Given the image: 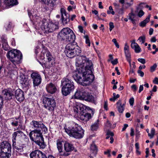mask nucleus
Here are the masks:
<instances>
[{"mask_svg": "<svg viewBox=\"0 0 158 158\" xmlns=\"http://www.w3.org/2000/svg\"><path fill=\"white\" fill-rule=\"evenodd\" d=\"M2 93L6 99L7 100L11 99L12 96H14L13 94L10 93V91L7 89L3 90Z\"/></svg>", "mask_w": 158, "mask_h": 158, "instance_id": "obj_31", "label": "nucleus"}, {"mask_svg": "<svg viewBox=\"0 0 158 158\" xmlns=\"http://www.w3.org/2000/svg\"><path fill=\"white\" fill-rule=\"evenodd\" d=\"M106 135H107L111 136V137H112L114 136V134L113 132L108 131L107 132Z\"/></svg>", "mask_w": 158, "mask_h": 158, "instance_id": "obj_59", "label": "nucleus"}, {"mask_svg": "<svg viewBox=\"0 0 158 158\" xmlns=\"http://www.w3.org/2000/svg\"><path fill=\"white\" fill-rule=\"evenodd\" d=\"M79 30L82 33H83L85 32V31L83 30V29L82 26H79L78 27Z\"/></svg>", "mask_w": 158, "mask_h": 158, "instance_id": "obj_58", "label": "nucleus"}, {"mask_svg": "<svg viewBox=\"0 0 158 158\" xmlns=\"http://www.w3.org/2000/svg\"><path fill=\"white\" fill-rule=\"evenodd\" d=\"M57 38L60 40H66L71 42H74L76 36L73 31L70 28H63L57 35Z\"/></svg>", "mask_w": 158, "mask_h": 158, "instance_id": "obj_3", "label": "nucleus"}, {"mask_svg": "<svg viewBox=\"0 0 158 158\" xmlns=\"http://www.w3.org/2000/svg\"><path fill=\"white\" fill-rule=\"evenodd\" d=\"M145 40V36H140L138 39V40L141 43V44H143Z\"/></svg>", "mask_w": 158, "mask_h": 158, "instance_id": "obj_43", "label": "nucleus"}, {"mask_svg": "<svg viewBox=\"0 0 158 158\" xmlns=\"http://www.w3.org/2000/svg\"><path fill=\"white\" fill-rule=\"evenodd\" d=\"M12 146L14 148L17 150V151L19 152H23V148L24 144L19 142L16 143V140L14 141L12 140Z\"/></svg>", "mask_w": 158, "mask_h": 158, "instance_id": "obj_20", "label": "nucleus"}, {"mask_svg": "<svg viewBox=\"0 0 158 158\" xmlns=\"http://www.w3.org/2000/svg\"><path fill=\"white\" fill-rule=\"evenodd\" d=\"M64 148L66 153L71 152L75 149L72 143L67 142H65L64 144Z\"/></svg>", "mask_w": 158, "mask_h": 158, "instance_id": "obj_22", "label": "nucleus"}, {"mask_svg": "<svg viewBox=\"0 0 158 158\" xmlns=\"http://www.w3.org/2000/svg\"><path fill=\"white\" fill-rule=\"evenodd\" d=\"M11 152H0V158H9L11 156Z\"/></svg>", "mask_w": 158, "mask_h": 158, "instance_id": "obj_34", "label": "nucleus"}, {"mask_svg": "<svg viewBox=\"0 0 158 158\" xmlns=\"http://www.w3.org/2000/svg\"><path fill=\"white\" fill-rule=\"evenodd\" d=\"M153 82L155 84H158V78L157 77H155L154 80L153 81Z\"/></svg>", "mask_w": 158, "mask_h": 158, "instance_id": "obj_61", "label": "nucleus"}, {"mask_svg": "<svg viewBox=\"0 0 158 158\" xmlns=\"http://www.w3.org/2000/svg\"><path fill=\"white\" fill-rule=\"evenodd\" d=\"M44 107L49 112H53L56 107V102L53 98L44 97L43 99Z\"/></svg>", "mask_w": 158, "mask_h": 158, "instance_id": "obj_8", "label": "nucleus"}, {"mask_svg": "<svg viewBox=\"0 0 158 158\" xmlns=\"http://www.w3.org/2000/svg\"><path fill=\"white\" fill-rule=\"evenodd\" d=\"M30 158H47L44 153L38 150L32 151L30 154Z\"/></svg>", "mask_w": 158, "mask_h": 158, "instance_id": "obj_12", "label": "nucleus"}, {"mask_svg": "<svg viewBox=\"0 0 158 158\" xmlns=\"http://www.w3.org/2000/svg\"><path fill=\"white\" fill-rule=\"evenodd\" d=\"M5 2L8 5H16L18 3L17 0H5Z\"/></svg>", "mask_w": 158, "mask_h": 158, "instance_id": "obj_36", "label": "nucleus"}, {"mask_svg": "<svg viewBox=\"0 0 158 158\" xmlns=\"http://www.w3.org/2000/svg\"><path fill=\"white\" fill-rule=\"evenodd\" d=\"M56 146L59 153L61 156H67L69 155V154L68 153L65 152L63 153L62 144L61 141L58 140L56 142Z\"/></svg>", "mask_w": 158, "mask_h": 158, "instance_id": "obj_19", "label": "nucleus"}, {"mask_svg": "<svg viewBox=\"0 0 158 158\" xmlns=\"http://www.w3.org/2000/svg\"><path fill=\"white\" fill-rule=\"evenodd\" d=\"M134 102V99L133 98H131L129 99V103L131 106H133Z\"/></svg>", "mask_w": 158, "mask_h": 158, "instance_id": "obj_53", "label": "nucleus"}, {"mask_svg": "<svg viewBox=\"0 0 158 158\" xmlns=\"http://www.w3.org/2000/svg\"><path fill=\"white\" fill-rule=\"evenodd\" d=\"M15 96L16 99L19 102L23 101L24 99V93L20 89H18L15 92Z\"/></svg>", "mask_w": 158, "mask_h": 158, "instance_id": "obj_16", "label": "nucleus"}, {"mask_svg": "<svg viewBox=\"0 0 158 158\" xmlns=\"http://www.w3.org/2000/svg\"><path fill=\"white\" fill-rule=\"evenodd\" d=\"M110 150H108L107 151L104 152V154L106 155H107L108 157H110Z\"/></svg>", "mask_w": 158, "mask_h": 158, "instance_id": "obj_57", "label": "nucleus"}, {"mask_svg": "<svg viewBox=\"0 0 158 158\" xmlns=\"http://www.w3.org/2000/svg\"><path fill=\"white\" fill-rule=\"evenodd\" d=\"M143 7V4L140 3L139 5V6L136 7V10L135 12H138L139 10H142Z\"/></svg>", "mask_w": 158, "mask_h": 158, "instance_id": "obj_50", "label": "nucleus"}, {"mask_svg": "<svg viewBox=\"0 0 158 158\" xmlns=\"http://www.w3.org/2000/svg\"><path fill=\"white\" fill-rule=\"evenodd\" d=\"M92 116L90 114L88 113H80L79 116V118L84 121H87L91 118Z\"/></svg>", "mask_w": 158, "mask_h": 158, "instance_id": "obj_26", "label": "nucleus"}, {"mask_svg": "<svg viewBox=\"0 0 158 158\" xmlns=\"http://www.w3.org/2000/svg\"><path fill=\"white\" fill-rule=\"evenodd\" d=\"M60 12L61 15V20L64 25L67 24L69 21V15L66 13L65 10L63 8H61Z\"/></svg>", "mask_w": 158, "mask_h": 158, "instance_id": "obj_15", "label": "nucleus"}, {"mask_svg": "<svg viewBox=\"0 0 158 158\" xmlns=\"http://www.w3.org/2000/svg\"><path fill=\"white\" fill-rule=\"evenodd\" d=\"M74 112L78 114L80 112V111L81 112V113H82L81 111L82 110H81V106H79V105L76 106L74 107Z\"/></svg>", "mask_w": 158, "mask_h": 158, "instance_id": "obj_39", "label": "nucleus"}, {"mask_svg": "<svg viewBox=\"0 0 158 158\" xmlns=\"http://www.w3.org/2000/svg\"><path fill=\"white\" fill-rule=\"evenodd\" d=\"M125 4L128 7H130L133 4V0H126Z\"/></svg>", "mask_w": 158, "mask_h": 158, "instance_id": "obj_42", "label": "nucleus"}, {"mask_svg": "<svg viewBox=\"0 0 158 158\" xmlns=\"http://www.w3.org/2000/svg\"><path fill=\"white\" fill-rule=\"evenodd\" d=\"M20 83L26 87L29 84V80L24 75H22L20 77Z\"/></svg>", "mask_w": 158, "mask_h": 158, "instance_id": "obj_30", "label": "nucleus"}, {"mask_svg": "<svg viewBox=\"0 0 158 158\" xmlns=\"http://www.w3.org/2000/svg\"><path fill=\"white\" fill-rule=\"evenodd\" d=\"M135 41V40H133L132 41L131 45V47L134 50L135 52L139 53L141 51V48L138 44Z\"/></svg>", "mask_w": 158, "mask_h": 158, "instance_id": "obj_28", "label": "nucleus"}, {"mask_svg": "<svg viewBox=\"0 0 158 158\" xmlns=\"http://www.w3.org/2000/svg\"><path fill=\"white\" fill-rule=\"evenodd\" d=\"M138 73L140 75L141 77H143L144 76V73L140 70H138Z\"/></svg>", "mask_w": 158, "mask_h": 158, "instance_id": "obj_60", "label": "nucleus"}, {"mask_svg": "<svg viewBox=\"0 0 158 158\" xmlns=\"http://www.w3.org/2000/svg\"><path fill=\"white\" fill-rule=\"evenodd\" d=\"M86 92L81 89L77 90L73 97L74 98L83 100Z\"/></svg>", "mask_w": 158, "mask_h": 158, "instance_id": "obj_17", "label": "nucleus"}, {"mask_svg": "<svg viewBox=\"0 0 158 158\" xmlns=\"http://www.w3.org/2000/svg\"><path fill=\"white\" fill-rule=\"evenodd\" d=\"M12 24L10 22H8L6 23L5 27L7 30H9L11 27Z\"/></svg>", "mask_w": 158, "mask_h": 158, "instance_id": "obj_47", "label": "nucleus"}, {"mask_svg": "<svg viewBox=\"0 0 158 158\" xmlns=\"http://www.w3.org/2000/svg\"><path fill=\"white\" fill-rule=\"evenodd\" d=\"M128 16L129 19L131 21L132 23L133 24H135V19L134 18L135 16V15L133 13L132 11L131 13H129Z\"/></svg>", "mask_w": 158, "mask_h": 158, "instance_id": "obj_35", "label": "nucleus"}, {"mask_svg": "<svg viewBox=\"0 0 158 158\" xmlns=\"http://www.w3.org/2000/svg\"><path fill=\"white\" fill-rule=\"evenodd\" d=\"M143 85H140L139 87V92L140 93L143 90Z\"/></svg>", "mask_w": 158, "mask_h": 158, "instance_id": "obj_63", "label": "nucleus"}, {"mask_svg": "<svg viewBox=\"0 0 158 158\" xmlns=\"http://www.w3.org/2000/svg\"><path fill=\"white\" fill-rule=\"evenodd\" d=\"M155 133V130L154 128H152L151 130V133H148V135L151 139H152Z\"/></svg>", "mask_w": 158, "mask_h": 158, "instance_id": "obj_41", "label": "nucleus"}, {"mask_svg": "<svg viewBox=\"0 0 158 158\" xmlns=\"http://www.w3.org/2000/svg\"><path fill=\"white\" fill-rule=\"evenodd\" d=\"M150 20V16H148L144 20L141 22L140 23V26L142 27H144L146 24Z\"/></svg>", "mask_w": 158, "mask_h": 158, "instance_id": "obj_37", "label": "nucleus"}, {"mask_svg": "<svg viewBox=\"0 0 158 158\" xmlns=\"http://www.w3.org/2000/svg\"><path fill=\"white\" fill-rule=\"evenodd\" d=\"M118 63V60L117 59L111 61V63L114 65Z\"/></svg>", "mask_w": 158, "mask_h": 158, "instance_id": "obj_64", "label": "nucleus"}, {"mask_svg": "<svg viewBox=\"0 0 158 158\" xmlns=\"http://www.w3.org/2000/svg\"><path fill=\"white\" fill-rule=\"evenodd\" d=\"M40 28L36 27V29L39 30L41 29L44 32H52L56 29L58 28V24L57 23L50 22H42Z\"/></svg>", "mask_w": 158, "mask_h": 158, "instance_id": "obj_7", "label": "nucleus"}, {"mask_svg": "<svg viewBox=\"0 0 158 158\" xmlns=\"http://www.w3.org/2000/svg\"><path fill=\"white\" fill-rule=\"evenodd\" d=\"M35 142L40 146V148H41L43 149L45 147V145L44 143L43 138L39 140L36 141Z\"/></svg>", "mask_w": 158, "mask_h": 158, "instance_id": "obj_32", "label": "nucleus"}, {"mask_svg": "<svg viewBox=\"0 0 158 158\" xmlns=\"http://www.w3.org/2000/svg\"><path fill=\"white\" fill-rule=\"evenodd\" d=\"M32 127L34 129L33 131H42L45 133L48 131V129L45 125L41 122L32 120L30 123Z\"/></svg>", "mask_w": 158, "mask_h": 158, "instance_id": "obj_9", "label": "nucleus"}, {"mask_svg": "<svg viewBox=\"0 0 158 158\" xmlns=\"http://www.w3.org/2000/svg\"><path fill=\"white\" fill-rule=\"evenodd\" d=\"M41 54L43 55L44 57L46 56L47 59L49 62L52 61L53 59V57L52 56L48 50L44 48L43 49L41 52Z\"/></svg>", "mask_w": 158, "mask_h": 158, "instance_id": "obj_27", "label": "nucleus"}, {"mask_svg": "<svg viewBox=\"0 0 158 158\" xmlns=\"http://www.w3.org/2000/svg\"><path fill=\"white\" fill-rule=\"evenodd\" d=\"M40 2L47 4L48 7L52 9L56 5L58 0H39Z\"/></svg>", "mask_w": 158, "mask_h": 158, "instance_id": "obj_21", "label": "nucleus"}, {"mask_svg": "<svg viewBox=\"0 0 158 158\" xmlns=\"http://www.w3.org/2000/svg\"><path fill=\"white\" fill-rule=\"evenodd\" d=\"M98 120H97V122L94 123L91 126V129L92 131L96 130L98 127Z\"/></svg>", "mask_w": 158, "mask_h": 158, "instance_id": "obj_38", "label": "nucleus"}, {"mask_svg": "<svg viewBox=\"0 0 158 158\" xmlns=\"http://www.w3.org/2000/svg\"><path fill=\"white\" fill-rule=\"evenodd\" d=\"M31 140L35 142L43 138L41 131H32L29 134Z\"/></svg>", "mask_w": 158, "mask_h": 158, "instance_id": "obj_10", "label": "nucleus"}, {"mask_svg": "<svg viewBox=\"0 0 158 158\" xmlns=\"http://www.w3.org/2000/svg\"><path fill=\"white\" fill-rule=\"evenodd\" d=\"M65 132L69 136L77 139L83 137L84 135V130L78 124H75L72 127H69L64 128Z\"/></svg>", "mask_w": 158, "mask_h": 158, "instance_id": "obj_2", "label": "nucleus"}, {"mask_svg": "<svg viewBox=\"0 0 158 158\" xmlns=\"http://www.w3.org/2000/svg\"><path fill=\"white\" fill-rule=\"evenodd\" d=\"M124 49L127 61L129 62L131 65V54L129 51V46L128 45L127 43H126L125 44Z\"/></svg>", "mask_w": 158, "mask_h": 158, "instance_id": "obj_24", "label": "nucleus"}, {"mask_svg": "<svg viewBox=\"0 0 158 158\" xmlns=\"http://www.w3.org/2000/svg\"><path fill=\"white\" fill-rule=\"evenodd\" d=\"M138 60L142 64H144L146 62L145 60L143 58H139Z\"/></svg>", "mask_w": 158, "mask_h": 158, "instance_id": "obj_54", "label": "nucleus"}, {"mask_svg": "<svg viewBox=\"0 0 158 158\" xmlns=\"http://www.w3.org/2000/svg\"><path fill=\"white\" fill-rule=\"evenodd\" d=\"M46 89L48 93L51 94H53L57 91L56 86L55 84L50 83L47 85Z\"/></svg>", "mask_w": 158, "mask_h": 158, "instance_id": "obj_18", "label": "nucleus"}, {"mask_svg": "<svg viewBox=\"0 0 158 158\" xmlns=\"http://www.w3.org/2000/svg\"><path fill=\"white\" fill-rule=\"evenodd\" d=\"M3 101L2 97L0 96V109L2 108V106L3 105Z\"/></svg>", "mask_w": 158, "mask_h": 158, "instance_id": "obj_55", "label": "nucleus"}, {"mask_svg": "<svg viewBox=\"0 0 158 158\" xmlns=\"http://www.w3.org/2000/svg\"><path fill=\"white\" fill-rule=\"evenodd\" d=\"M112 41L114 43L116 47L118 48H119V45L118 43L117 42V40L116 39H113L112 40Z\"/></svg>", "mask_w": 158, "mask_h": 158, "instance_id": "obj_52", "label": "nucleus"}, {"mask_svg": "<svg viewBox=\"0 0 158 158\" xmlns=\"http://www.w3.org/2000/svg\"><path fill=\"white\" fill-rule=\"evenodd\" d=\"M123 8H121L119 9L118 13L119 14H122L123 13Z\"/></svg>", "mask_w": 158, "mask_h": 158, "instance_id": "obj_62", "label": "nucleus"}, {"mask_svg": "<svg viewBox=\"0 0 158 158\" xmlns=\"http://www.w3.org/2000/svg\"><path fill=\"white\" fill-rule=\"evenodd\" d=\"M157 66L156 64H154L151 67L150 70L151 72L154 71Z\"/></svg>", "mask_w": 158, "mask_h": 158, "instance_id": "obj_56", "label": "nucleus"}, {"mask_svg": "<svg viewBox=\"0 0 158 158\" xmlns=\"http://www.w3.org/2000/svg\"><path fill=\"white\" fill-rule=\"evenodd\" d=\"M126 101H124L122 103V100H119L116 103V107L118 112L120 113H123L124 110L125 106L126 105Z\"/></svg>", "mask_w": 158, "mask_h": 158, "instance_id": "obj_25", "label": "nucleus"}, {"mask_svg": "<svg viewBox=\"0 0 158 158\" xmlns=\"http://www.w3.org/2000/svg\"><path fill=\"white\" fill-rule=\"evenodd\" d=\"M113 97L111 98L110 99V101H114L117 98L119 97V95L118 94H117L116 95V97H115V93H113Z\"/></svg>", "mask_w": 158, "mask_h": 158, "instance_id": "obj_44", "label": "nucleus"}, {"mask_svg": "<svg viewBox=\"0 0 158 158\" xmlns=\"http://www.w3.org/2000/svg\"><path fill=\"white\" fill-rule=\"evenodd\" d=\"M23 131L19 130L14 132L12 134V140H14V141L16 140L17 137L19 138L21 137L23 134Z\"/></svg>", "mask_w": 158, "mask_h": 158, "instance_id": "obj_29", "label": "nucleus"}, {"mask_svg": "<svg viewBox=\"0 0 158 158\" xmlns=\"http://www.w3.org/2000/svg\"><path fill=\"white\" fill-rule=\"evenodd\" d=\"M1 152H11V147L10 144L5 141H3L0 145Z\"/></svg>", "mask_w": 158, "mask_h": 158, "instance_id": "obj_13", "label": "nucleus"}, {"mask_svg": "<svg viewBox=\"0 0 158 158\" xmlns=\"http://www.w3.org/2000/svg\"><path fill=\"white\" fill-rule=\"evenodd\" d=\"M26 141L28 142L29 141V139L27 136L23 133V135H22V136L21 137Z\"/></svg>", "mask_w": 158, "mask_h": 158, "instance_id": "obj_48", "label": "nucleus"}, {"mask_svg": "<svg viewBox=\"0 0 158 158\" xmlns=\"http://www.w3.org/2000/svg\"><path fill=\"white\" fill-rule=\"evenodd\" d=\"M109 9L110 11L108 10L107 11V13L108 14H111L113 15L114 14V12L113 11V9L112 6H110L109 7Z\"/></svg>", "mask_w": 158, "mask_h": 158, "instance_id": "obj_46", "label": "nucleus"}, {"mask_svg": "<svg viewBox=\"0 0 158 158\" xmlns=\"http://www.w3.org/2000/svg\"><path fill=\"white\" fill-rule=\"evenodd\" d=\"M109 25L110 26L109 30L110 31H111L114 27V26L113 23L112 22H110L109 23Z\"/></svg>", "mask_w": 158, "mask_h": 158, "instance_id": "obj_51", "label": "nucleus"}, {"mask_svg": "<svg viewBox=\"0 0 158 158\" xmlns=\"http://www.w3.org/2000/svg\"><path fill=\"white\" fill-rule=\"evenodd\" d=\"M81 52L80 47L76 44H68L66 46L65 53L68 57L72 58Z\"/></svg>", "mask_w": 158, "mask_h": 158, "instance_id": "obj_6", "label": "nucleus"}, {"mask_svg": "<svg viewBox=\"0 0 158 158\" xmlns=\"http://www.w3.org/2000/svg\"><path fill=\"white\" fill-rule=\"evenodd\" d=\"M2 48L5 50L7 51L9 50V46L8 44L7 40L6 39H3L2 40Z\"/></svg>", "mask_w": 158, "mask_h": 158, "instance_id": "obj_33", "label": "nucleus"}, {"mask_svg": "<svg viewBox=\"0 0 158 158\" xmlns=\"http://www.w3.org/2000/svg\"><path fill=\"white\" fill-rule=\"evenodd\" d=\"M31 77L33 79L34 86H37L40 84L41 78L40 75L36 73H33Z\"/></svg>", "mask_w": 158, "mask_h": 158, "instance_id": "obj_14", "label": "nucleus"}, {"mask_svg": "<svg viewBox=\"0 0 158 158\" xmlns=\"http://www.w3.org/2000/svg\"><path fill=\"white\" fill-rule=\"evenodd\" d=\"M90 150L91 151H92L94 154H96L97 150L96 145L94 144H91Z\"/></svg>", "mask_w": 158, "mask_h": 158, "instance_id": "obj_40", "label": "nucleus"}, {"mask_svg": "<svg viewBox=\"0 0 158 158\" xmlns=\"http://www.w3.org/2000/svg\"><path fill=\"white\" fill-rule=\"evenodd\" d=\"M85 95L83 100H85L94 104L96 103V99L94 97L93 95L89 94L86 92L85 93Z\"/></svg>", "mask_w": 158, "mask_h": 158, "instance_id": "obj_23", "label": "nucleus"}, {"mask_svg": "<svg viewBox=\"0 0 158 158\" xmlns=\"http://www.w3.org/2000/svg\"><path fill=\"white\" fill-rule=\"evenodd\" d=\"M62 85V93L64 96L69 95L75 89L74 83L71 80L67 78H64L61 81Z\"/></svg>", "mask_w": 158, "mask_h": 158, "instance_id": "obj_4", "label": "nucleus"}, {"mask_svg": "<svg viewBox=\"0 0 158 158\" xmlns=\"http://www.w3.org/2000/svg\"><path fill=\"white\" fill-rule=\"evenodd\" d=\"M84 38L85 39V43L88 46H90V40L89 39V37L88 35H86L84 36Z\"/></svg>", "mask_w": 158, "mask_h": 158, "instance_id": "obj_45", "label": "nucleus"}, {"mask_svg": "<svg viewBox=\"0 0 158 158\" xmlns=\"http://www.w3.org/2000/svg\"><path fill=\"white\" fill-rule=\"evenodd\" d=\"M11 124L13 127H17L18 125H19L17 129H14V131L19 130H22L24 129L23 126L22 119L19 117L16 118L15 119L13 120L11 123Z\"/></svg>", "mask_w": 158, "mask_h": 158, "instance_id": "obj_11", "label": "nucleus"}, {"mask_svg": "<svg viewBox=\"0 0 158 158\" xmlns=\"http://www.w3.org/2000/svg\"><path fill=\"white\" fill-rule=\"evenodd\" d=\"M76 65L77 67L73 75L74 80L83 86L90 84L94 79L92 61L85 56H79L76 59Z\"/></svg>", "mask_w": 158, "mask_h": 158, "instance_id": "obj_1", "label": "nucleus"}, {"mask_svg": "<svg viewBox=\"0 0 158 158\" xmlns=\"http://www.w3.org/2000/svg\"><path fill=\"white\" fill-rule=\"evenodd\" d=\"M7 57L9 60L15 65L19 64L22 59L21 52L17 49H13L9 51L7 54Z\"/></svg>", "mask_w": 158, "mask_h": 158, "instance_id": "obj_5", "label": "nucleus"}, {"mask_svg": "<svg viewBox=\"0 0 158 158\" xmlns=\"http://www.w3.org/2000/svg\"><path fill=\"white\" fill-rule=\"evenodd\" d=\"M139 10V11L138 12V15L139 17L140 18L144 15V13L142 10Z\"/></svg>", "mask_w": 158, "mask_h": 158, "instance_id": "obj_49", "label": "nucleus"}]
</instances>
